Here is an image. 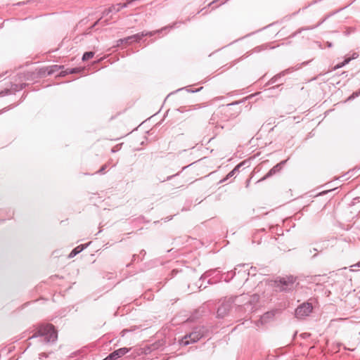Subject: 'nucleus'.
Instances as JSON below:
<instances>
[{
    "label": "nucleus",
    "mask_w": 360,
    "mask_h": 360,
    "mask_svg": "<svg viewBox=\"0 0 360 360\" xmlns=\"http://www.w3.org/2000/svg\"><path fill=\"white\" fill-rule=\"evenodd\" d=\"M245 297L246 296L240 295L234 297H229V299L225 300L217 309V316L219 318H224L226 316L232 307L233 304L240 307L242 301Z\"/></svg>",
    "instance_id": "nucleus-1"
},
{
    "label": "nucleus",
    "mask_w": 360,
    "mask_h": 360,
    "mask_svg": "<svg viewBox=\"0 0 360 360\" xmlns=\"http://www.w3.org/2000/svg\"><path fill=\"white\" fill-rule=\"evenodd\" d=\"M37 334V336L43 337L46 342H53L58 338L57 332L51 324L41 326L38 330Z\"/></svg>",
    "instance_id": "nucleus-2"
},
{
    "label": "nucleus",
    "mask_w": 360,
    "mask_h": 360,
    "mask_svg": "<svg viewBox=\"0 0 360 360\" xmlns=\"http://www.w3.org/2000/svg\"><path fill=\"white\" fill-rule=\"evenodd\" d=\"M204 335L203 328H195L193 332L184 336L181 340L180 344L188 345L199 340Z\"/></svg>",
    "instance_id": "nucleus-3"
},
{
    "label": "nucleus",
    "mask_w": 360,
    "mask_h": 360,
    "mask_svg": "<svg viewBox=\"0 0 360 360\" xmlns=\"http://www.w3.org/2000/svg\"><path fill=\"white\" fill-rule=\"evenodd\" d=\"M295 282L293 276H288L275 281V286L281 291H289L294 288Z\"/></svg>",
    "instance_id": "nucleus-4"
},
{
    "label": "nucleus",
    "mask_w": 360,
    "mask_h": 360,
    "mask_svg": "<svg viewBox=\"0 0 360 360\" xmlns=\"http://www.w3.org/2000/svg\"><path fill=\"white\" fill-rule=\"evenodd\" d=\"M312 311V305L309 302L303 303L295 310V316L298 319H302L309 315Z\"/></svg>",
    "instance_id": "nucleus-5"
},
{
    "label": "nucleus",
    "mask_w": 360,
    "mask_h": 360,
    "mask_svg": "<svg viewBox=\"0 0 360 360\" xmlns=\"http://www.w3.org/2000/svg\"><path fill=\"white\" fill-rule=\"evenodd\" d=\"M160 30H156V31H154V32H142L141 33H138V34H134V35H131V36H129L131 39L132 40V41H140L142 37H145V36H153L155 33H158L160 32Z\"/></svg>",
    "instance_id": "nucleus-6"
},
{
    "label": "nucleus",
    "mask_w": 360,
    "mask_h": 360,
    "mask_svg": "<svg viewBox=\"0 0 360 360\" xmlns=\"http://www.w3.org/2000/svg\"><path fill=\"white\" fill-rule=\"evenodd\" d=\"M245 296V295H243ZM259 300V296L257 295H253L250 297L248 298V296L246 295V297L242 301L240 306L243 305L245 307L248 308V305H252L255 303H257Z\"/></svg>",
    "instance_id": "nucleus-7"
},
{
    "label": "nucleus",
    "mask_w": 360,
    "mask_h": 360,
    "mask_svg": "<svg viewBox=\"0 0 360 360\" xmlns=\"http://www.w3.org/2000/svg\"><path fill=\"white\" fill-rule=\"evenodd\" d=\"M129 349L127 347H122L119 349L114 351L110 354V358H115V359L124 356L129 352Z\"/></svg>",
    "instance_id": "nucleus-8"
},
{
    "label": "nucleus",
    "mask_w": 360,
    "mask_h": 360,
    "mask_svg": "<svg viewBox=\"0 0 360 360\" xmlns=\"http://www.w3.org/2000/svg\"><path fill=\"white\" fill-rule=\"evenodd\" d=\"M84 250V246L83 245H79L77 247H76L75 249H73L71 252L70 253L69 255V257L70 258H72L74 257L75 256H76L78 253H79L80 252H82V250Z\"/></svg>",
    "instance_id": "nucleus-9"
},
{
    "label": "nucleus",
    "mask_w": 360,
    "mask_h": 360,
    "mask_svg": "<svg viewBox=\"0 0 360 360\" xmlns=\"http://www.w3.org/2000/svg\"><path fill=\"white\" fill-rule=\"evenodd\" d=\"M118 8V4H116V5H112V6H110L109 8L108 9H105L103 14V15H108L110 13H112V12H115L116 13V9Z\"/></svg>",
    "instance_id": "nucleus-10"
},
{
    "label": "nucleus",
    "mask_w": 360,
    "mask_h": 360,
    "mask_svg": "<svg viewBox=\"0 0 360 360\" xmlns=\"http://www.w3.org/2000/svg\"><path fill=\"white\" fill-rule=\"evenodd\" d=\"M94 56V52H92V51H89V52H86L84 53L83 56H82V60L85 61V60H88L91 58H92Z\"/></svg>",
    "instance_id": "nucleus-11"
},
{
    "label": "nucleus",
    "mask_w": 360,
    "mask_h": 360,
    "mask_svg": "<svg viewBox=\"0 0 360 360\" xmlns=\"http://www.w3.org/2000/svg\"><path fill=\"white\" fill-rule=\"evenodd\" d=\"M352 60L351 58H346L343 62L340 63H338V65H336L334 68L335 70L336 69H339V68H341L342 67H344L345 65H347V63H349L350 62V60Z\"/></svg>",
    "instance_id": "nucleus-12"
},
{
    "label": "nucleus",
    "mask_w": 360,
    "mask_h": 360,
    "mask_svg": "<svg viewBox=\"0 0 360 360\" xmlns=\"http://www.w3.org/2000/svg\"><path fill=\"white\" fill-rule=\"evenodd\" d=\"M131 41H132V40L131 39L130 37H127L126 38L119 39L117 41V46H120V44H122L123 43H124V44H130Z\"/></svg>",
    "instance_id": "nucleus-13"
},
{
    "label": "nucleus",
    "mask_w": 360,
    "mask_h": 360,
    "mask_svg": "<svg viewBox=\"0 0 360 360\" xmlns=\"http://www.w3.org/2000/svg\"><path fill=\"white\" fill-rule=\"evenodd\" d=\"M287 160H283V161H281L280 163L277 164L276 165H275L272 169L273 170H274L276 172H279L282 167V165H283L285 162H286Z\"/></svg>",
    "instance_id": "nucleus-14"
},
{
    "label": "nucleus",
    "mask_w": 360,
    "mask_h": 360,
    "mask_svg": "<svg viewBox=\"0 0 360 360\" xmlns=\"http://www.w3.org/2000/svg\"><path fill=\"white\" fill-rule=\"evenodd\" d=\"M275 174H276V172L274 170H273V169H271L268 172V173L261 179V181L264 180V179L273 176Z\"/></svg>",
    "instance_id": "nucleus-15"
},
{
    "label": "nucleus",
    "mask_w": 360,
    "mask_h": 360,
    "mask_svg": "<svg viewBox=\"0 0 360 360\" xmlns=\"http://www.w3.org/2000/svg\"><path fill=\"white\" fill-rule=\"evenodd\" d=\"M81 70L79 68H71L66 70V74H73L80 72Z\"/></svg>",
    "instance_id": "nucleus-16"
},
{
    "label": "nucleus",
    "mask_w": 360,
    "mask_h": 360,
    "mask_svg": "<svg viewBox=\"0 0 360 360\" xmlns=\"http://www.w3.org/2000/svg\"><path fill=\"white\" fill-rule=\"evenodd\" d=\"M239 166H237L236 167H235L232 171H231L226 176V179H229V178H231L232 177L236 172L238 170V168Z\"/></svg>",
    "instance_id": "nucleus-17"
},
{
    "label": "nucleus",
    "mask_w": 360,
    "mask_h": 360,
    "mask_svg": "<svg viewBox=\"0 0 360 360\" xmlns=\"http://www.w3.org/2000/svg\"><path fill=\"white\" fill-rule=\"evenodd\" d=\"M107 167V165H104L103 166L101 167V168L98 171V173H102L104 172V170L106 169Z\"/></svg>",
    "instance_id": "nucleus-18"
},
{
    "label": "nucleus",
    "mask_w": 360,
    "mask_h": 360,
    "mask_svg": "<svg viewBox=\"0 0 360 360\" xmlns=\"http://www.w3.org/2000/svg\"><path fill=\"white\" fill-rule=\"evenodd\" d=\"M115 359V358H110V354L106 356L103 360H113Z\"/></svg>",
    "instance_id": "nucleus-19"
},
{
    "label": "nucleus",
    "mask_w": 360,
    "mask_h": 360,
    "mask_svg": "<svg viewBox=\"0 0 360 360\" xmlns=\"http://www.w3.org/2000/svg\"><path fill=\"white\" fill-rule=\"evenodd\" d=\"M115 359V358H110V354L106 356L103 360H113Z\"/></svg>",
    "instance_id": "nucleus-20"
},
{
    "label": "nucleus",
    "mask_w": 360,
    "mask_h": 360,
    "mask_svg": "<svg viewBox=\"0 0 360 360\" xmlns=\"http://www.w3.org/2000/svg\"><path fill=\"white\" fill-rule=\"evenodd\" d=\"M39 356H40V358H41L42 356L43 357H46L47 356V355L46 354H44V353H42V354H39Z\"/></svg>",
    "instance_id": "nucleus-21"
},
{
    "label": "nucleus",
    "mask_w": 360,
    "mask_h": 360,
    "mask_svg": "<svg viewBox=\"0 0 360 360\" xmlns=\"http://www.w3.org/2000/svg\"><path fill=\"white\" fill-rule=\"evenodd\" d=\"M327 46H328V47H332V43L327 42Z\"/></svg>",
    "instance_id": "nucleus-22"
},
{
    "label": "nucleus",
    "mask_w": 360,
    "mask_h": 360,
    "mask_svg": "<svg viewBox=\"0 0 360 360\" xmlns=\"http://www.w3.org/2000/svg\"><path fill=\"white\" fill-rule=\"evenodd\" d=\"M218 1V0H214V1H212L210 4H209V6H210V5L213 4H214V3H215L216 1Z\"/></svg>",
    "instance_id": "nucleus-23"
},
{
    "label": "nucleus",
    "mask_w": 360,
    "mask_h": 360,
    "mask_svg": "<svg viewBox=\"0 0 360 360\" xmlns=\"http://www.w3.org/2000/svg\"><path fill=\"white\" fill-rule=\"evenodd\" d=\"M356 57H357V54L356 53H354L353 56H352V58H356Z\"/></svg>",
    "instance_id": "nucleus-24"
},
{
    "label": "nucleus",
    "mask_w": 360,
    "mask_h": 360,
    "mask_svg": "<svg viewBox=\"0 0 360 360\" xmlns=\"http://www.w3.org/2000/svg\"><path fill=\"white\" fill-rule=\"evenodd\" d=\"M357 265H358V266H360V262L358 263Z\"/></svg>",
    "instance_id": "nucleus-25"
}]
</instances>
